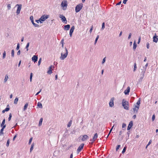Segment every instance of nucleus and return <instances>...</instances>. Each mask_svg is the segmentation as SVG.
Segmentation results:
<instances>
[{
  "mask_svg": "<svg viewBox=\"0 0 158 158\" xmlns=\"http://www.w3.org/2000/svg\"><path fill=\"white\" fill-rule=\"evenodd\" d=\"M105 23H103L102 24V27L101 28L102 30H103L105 28Z\"/></svg>",
  "mask_w": 158,
  "mask_h": 158,
  "instance_id": "obj_35",
  "label": "nucleus"
},
{
  "mask_svg": "<svg viewBox=\"0 0 158 158\" xmlns=\"http://www.w3.org/2000/svg\"><path fill=\"white\" fill-rule=\"evenodd\" d=\"M64 49H65L64 52H62L61 53V56L60 57V59L61 60H64L67 57L68 55V52L67 48L66 47H65Z\"/></svg>",
  "mask_w": 158,
  "mask_h": 158,
  "instance_id": "obj_1",
  "label": "nucleus"
},
{
  "mask_svg": "<svg viewBox=\"0 0 158 158\" xmlns=\"http://www.w3.org/2000/svg\"><path fill=\"white\" fill-rule=\"evenodd\" d=\"M6 53L5 51H4L3 53V56H2L3 59H4L6 57Z\"/></svg>",
  "mask_w": 158,
  "mask_h": 158,
  "instance_id": "obj_33",
  "label": "nucleus"
},
{
  "mask_svg": "<svg viewBox=\"0 0 158 158\" xmlns=\"http://www.w3.org/2000/svg\"><path fill=\"white\" fill-rule=\"evenodd\" d=\"M6 127V125H4L3 126L2 128L1 129L0 131V135L2 136V135H3L4 133L3 132V130Z\"/></svg>",
  "mask_w": 158,
  "mask_h": 158,
  "instance_id": "obj_17",
  "label": "nucleus"
},
{
  "mask_svg": "<svg viewBox=\"0 0 158 158\" xmlns=\"http://www.w3.org/2000/svg\"><path fill=\"white\" fill-rule=\"evenodd\" d=\"M35 22L37 23H39V22H40L41 23H42V22L41 21L40 19L39 20H35Z\"/></svg>",
  "mask_w": 158,
  "mask_h": 158,
  "instance_id": "obj_44",
  "label": "nucleus"
},
{
  "mask_svg": "<svg viewBox=\"0 0 158 158\" xmlns=\"http://www.w3.org/2000/svg\"><path fill=\"white\" fill-rule=\"evenodd\" d=\"M67 2L66 0L63 1L61 4V6L63 10H65L67 7Z\"/></svg>",
  "mask_w": 158,
  "mask_h": 158,
  "instance_id": "obj_3",
  "label": "nucleus"
},
{
  "mask_svg": "<svg viewBox=\"0 0 158 158\" xmlns=\"http://www.w3.org/2000/svg\"><path fill=\"white\" fill-rule=\"evenodd\" d=\"M43 118H41L40 120V121H39V126H40L41 125H42V121H43Z\"/></svg>",
  "mask_w": 158,
  "mask_h": 158,
  "instance_id": "obj_26",
  "label": "nucleus"
},
{
  "mask_svg": "<svg viewBox=\"0 0 158 158\" xmlns=\"http://www.w3.org/2000/svg\"><path fill=\"white\" fill-rule=\"evenodd\" d=\"M49 15H43L41 17L40 19V20L41 21H45L48 18H49Z\"/></svg>",
  "mask_w": 158,
  "mask_h": 158,
  "instance_id": "obj_5",
  "label": "nucleus"
},
{
  "mask_svg": "<svg viewBox=\"0 0 158 158\" xmlns=\"http://www.w3.org/2000/svg\"><path fill=\"white\" fill-rule=\"evenodd\" d=\"M89 138V137L87 135H84L82 136V137L81 139V140L82 141H85L86 140Z\"/></svg>",
  "mask_w": 158,
  "mask_h": 158,
  "instance_id": "obj_14",
  "label": "nucleus"
},
{
  "mask_svg": "<svg viewBox=\"0 0 158 158\" xmlns=\"http://www.w3.org/2000/svg\"><path fill=\"white\" fill-rule=\"evenodd\" d=\"M153 41L155 43H157L158 40V38H157V36L156 35V34H155V35L153 37Z\"/></svg>",
  "mask_w": 158,
  "mask_h": 158,
  "instance_id": "obj_19",
  "label": "nucleus"
},
{
  "mask_svg": "<svg viewBox=\"0 0 158 158\" xmlns=\"http://www.w3.org/2000/svg\"><path fill=\"white\" fill-rule=\"evenodd\" d=\"M75 29V27L74 26L72 27L69 31V35L70 37H72V34Z\"/></svg>",
  "mask_w": 158,
  "mask_h": 158,
  "instance_id": "obj_13",
  "label": "nucleus"
},
{
  "mask_svg": "<svg viewBox=\"0 0 158 158\" xmlns=\"http://www.w3.org/2000/svg\"><path fill=\"white\" fill-rule=\"evenodd\" d=\"M83 7V4L81 3L77 5L75 7V11L76 12H79L82 9Z\"/></svg>",
  "mask_w": 158,
  "mask_h": 158,
  "instance_id": "obj_4",
  "label": "nucleus"
},
{
  "mask_svg": "<svg viewBox=\"0 0 158 158\" xmlns=\"http://www.w3.org/2000/svg\"><path fill=\"white\" fill-rule=\"evenodd\" d=\"M148 63H147L145 65V66L142 67H143L144 68H145L146 69H146L147 67H148Z\"/></svg>",
  "mask_w": 158,
  "mask_h": 158,
  "instance_id": "obj_53",
  "label": "nucleus"
},
{
  "mask_svg": "<svg viewBox=\"0 0 158 158\" xmlns=\"http://www.w3.org/2000/svg\"><path fill=\"white\" fill-rule=\"evenodd\" d=\"M41 58H40L39 59V61H38V65H39L40 64L41 62Z\"/></svg>",
  "mask_w": 158,
  "mask_h": 158,
  "instance_id": "obj_47",
  "label": "nucleus"
},
{
  "mask_svg": "<svg viewBox=\"0 0 158 158\" xmlns=\"http://www.w3.org/2000/svg\"><path fill=\"white\" fill-rule=\"evenodd\" d=\"M72 121L71 120H70V121L69 122V123L68 125V127H69L71 126V125L72 124Z\"/></svg>",
  "mask_w": 158,
  "mask_h": 158,
  "instance_id": "obj_38",
  "label": "nucleus"
},
{
  "mask_svg": "<svg viewBox=\"0 0 158 158\" xmlns=\"http://www.w3.org/2000/svg\"><path fill=\"white\" fill-rule=\"evenodd\" d=\"M7 7L8 10L10 9L11 8V6L10 4H8L7 6Z\"/></svg>",
  "mask_w": 158,
  "mask_h": 158,
  "instance_id": "obj_48",
  "label": "nucleus"
},
{
  "mask_svg": "<svg viewBox=\"0 0 158 158\" xmlns=\"http://www.w3.org/2000/svg\"><path fill=\"white\" fill-rule=\"evenodd\" d=\"M11 56L13 57L14 56V49H13L11 51Z\"/></svg>",
  "mask_w": 158,
  "mask_h": 158,
  "instance_id": "obj_39",
  "label": "nucleus"
},
{
  "mask_svg": "<svg viewBox=\"0 0 158 158\" xmlns=\"http://www.w3.org/2000/svg\"><path fill=\"white\" fill-rule=\"evenodd\" d=\"M47 73L48 74H51L52 73V70L49 69V70L47 72Z\"/></svg>",
  "mask_w": 158,
  "mask_h": 158,
  "instance_id": "obj_42",
  "label": "nucleus"
},
{
  "mask_svg": "<svg viewBox=\"0 0 158 158\" xmlns=\"http://www.w3.org/2000/svg\"><path fill=\"white\" fill-rule=\"evenodd\" d=\"M9 143H10L9 140L8 139L7 141L6 144V145L7 147H8L9 146Z\"/></svg>",
  "mask_w": 158,
  "mask_h": 158,
  "instance_id": "obj_45",
  "label": "nucleus"
},
{
  "mask_svg": "<svg viewBox=\"0 0 158 158\" xmlns=\"http://www.w3.org/2000/svg\"><path fill=\"white\" fill-rule=\"evenodd\" d=\"M147 48L148 49L149 48V44L148 42L147 43Z\"/></svg>",
  "mask_w": 158,
  "mask_h": 158,
  "instance_id": "obj_56",
  "label": "nucleus"
},
{
  "mask_svg": "<svg viewBox=\"0 0 158 158\" xmlns=\"http://www.w3.org/2000/svg\"><path fill=\"white\" fill-rule=\"evenodd\" d=\"M126 148H127V147H125L124 148H123V151H122V154H123V153L125 152V151H126Z\"/></svg>",
  "mask_w": 158,
  "mask_h": 158,
  "instance_id": "obj_36",
  "label": "nucleus"
},
{
  "mask_svg": "<svg viewBox=\"0 0 158 158\" xmlns=\"http://www.w3.org/2000/svg\"><path fill=\"white\" fill-rule=\"evenodd\" d=\"M18 98H16L14 100V103L15 104H17V102H18Z\"/></svg>",
  "mask_w": 158,
  "mask_h": 158,
  "instance_id": "obj_32",
  "label": "nucleus"
},
{
  "mask_svg": "<svg viewBox=\"0 0 158 158\" xmlns=\"http://www.w3.org/2000/svg\"><path fill=\"white\" fill-rule=\"evenodd\" d=\"M99 38V36L98 35L97 37H96V39L95 40V42H94V44H96V43H97V40H98V39Z\"/></svg>",
  "mask_w": 158,
  "mask_h": 158,
  "instance_id": "obj_34",
  "label": "nucleus"
},
{
  "mask_svg": "<svg viewBox=\"0 0 158 158\" xmlns=\"http://www.w3.org/2000/svg\"><path fill=\"white\" fill-rule=\"evenodd\" d=\"M32 73H30V82H31V81H32Z\"/></svg>",
  "mask_w": 158,
  "mask_h": 158,
  "instance_id": "obj_40",
  "label": "nucleus"
},
{
  "mask_svg": "<svg viewBox=\"0 0 158 158\" xmlns=\"http://www.w3.org/2000/svg\"><path fill=\"white\" fill-rule=\"evenodd\" d=\"M120 146H121L120 145H117V146L116 147V150L117 151L119 149V148H120Z\"/></svg>",
  "mask_w": 158,
  "mask_h": 158,
  "instance_id": "obj_51",
  "label": "nucleus"
},
{
  "mask_svg": "<svg viewBox=\"0 0 158 158\" xmlns=\"http://www.w3.org/2000/svg\"><path fill=\"white\" fill-rule=\"evenodd\" d=\"M137 44L135 43V41L133 43V49L134 50H135L136 47H137Z\"/></svg>",
  "mask_w": 158,
  "mask_h": 158,
  "instance_id": "obj_24",
  "label": "nucleus"
},
{
  "mask_svg": "<svg viewBox=\"0 0 158 158\" xmlns=\"http://www.w3.org/2000/svg\"><path fill=\"white\" fill-rule=\"evenodd\" d=\"M144 76V75L140 74V78L138 80L139 82H141L142 81V80Z\"/></svg>",
  "mask_w": 158,
  "mask_h": 158,
  "instance_id": "obj_20",
  "label": "nucleus"
},
{
  "mask_svg": "<svg viewBox=\"0 0 158 158\" xmlns=\"http://www.w3.org/2000/svg\"><path fill=\"white\" fill-rule=\"evenodd\" d=\"M106 57L103 58V59L102 60V63L103 64L104 63L105 61H106V59H105Z\"/></svg>",
  "mask_w": 158,
  "mask_h": 158,
  "instance_id": "obj_59",
  "label": "nucleus"
},
{
  "mask_svg": "<svg viewBox=\"0 0 158 158\" xmlns=\"http://www.w3.org/2000/svg\"><path fill=\"white\" fill-rule=\"evenodd\" d=\"M38 57L36 55H34L32 58V61H34L35 62H36L37 61Z\"/></svg>",
  "mask_w": 158,
  "mask_h": 158,
  "instance_id": "obj_18",
  "label": "nucleus"
},
{
  "mask_svg": "<svg viewBox=\"0 0 158 158\" xmlns=\"http://www.w3.org/2000/svg\"><path fill=\"white\" fill-rule=\"evenodd\" d=\"M93 138H92V139H91L90 140V141L91 142V144H92L93 143L95 140H93Z\"/></svg>",
  "mask_w": 158,
  "mask_h": 158,
  "instance_id": "obj_55",
  "label": "nucleus"
},
{
  "mask_svg": "<svg viewBox=\"0 0 158 158\" xmlns=\"http://www.w3.org/2000/svg\"><path fill=\"white\" fill-rule=\"evenodd\" d=\"M146 71V69L143 67H140V69L139 70V72L140 73V74L144 75Z\"/></svg>",
  "mask_w": 158,
  "mask_h": 158,
  "instance_id": "obj_10",
  "label": "nucleus"
},
{
  "mask_svg": "<svg viewBox=\"0 0 158 158\" xmlns=\"http://www.w3.org/2000/svg\"><path fill=\"white\" fill-rule=\"evenodd\" d=\"M37 106L39 107V108H43V106L42 104L40 102H38L37 103Z\"/></svg>",
  "mask_w": 158,
  "mask_h": 158,
  "instance_id": "obj_23",
  "label": "nucleus"
},
{
  "mask_svg": "<svg viewBox=\"0 0 158 158\" xmlns=\"http://www.w3.org/2000/svg\"><path fill=\"white\" fill-rule=\"evenodd\" d=\"M54 67L53 65H51V66L49 67V69L52 70V68H53Z\"/></svg>",
  "mask_w": 158,
  "mask_h": 158,
  "instance_id": "obj_62",
  "label": "nucleus"
},
{
  "mask_svg": "<svg viewBox=\"0 0 158 158\" xmlns=\"http://www.w3.org/2000/svg\"><path fill=\"white\" fill-rule=\"evenodd\" d=\"M70 27V26L68 24L67 25H66L64 26V29L66 30H68L69 29Z\"/></svg>",
  "mask_w": 158,
  "mask_h": 158,
  "instance_id": "obj_21",
  "label": "nucleus"
},
{
  "mask_svg": "<svg viewBox=\"0 0 158 158\" xmlns=\"http://www.w3.org/2000/svg\"><path fill=\"white\" fill-rule=\"evenodd\" d=\"M5 119H4L3 120L2 123H1V127H2L3 126L5 125L4 124H5Z\"/></svg>",
  "mask_w": 158,
  "mask_h": 158,
  "instance_id": "obj_31",
  "label": "nucleus"
},
{
  "mask_svg": "<svg viewBox=\"0 0 158 158\" xmlns=\"http://www.w3.org/2000/svg\"><path fill=\"white\" fill-rule=\"evenodd\" d=\"M59 17L60 18H61L63 22L64 23L66 21L65 23H66L67 20L64 16L63 15L60 14L59 15Z\"/></svg>",
  "mask_w": 158,
  "mask_h": 158,
  "instance_id": "obj_11",
  "label": "nucleus"
},
{
  "mask_svg": "<svg viewBox=\"0 0 158 158\" xmlns=\"http://www.w3.org/2000/svg\"><path fill=\"white\" fill-rule=\"evenodd\" d=\"M32 140V137L30 139L29 141V143H29V144H30L31 143Z\"/></svg>",
  "mask_w": 158,
  "mask_h": 158,
  "instance_id": "obj_49",
  "label": "nucleus"
},
{
  "mask_svg": "<svg viewBox=\"0 0 158 158\" xmlns=\"http://www.w3.org/2000/svg\"><path fill=\"white\" fill-rule=\"evenodd\" d=\"M137 69L136 64V63H135L134 64V71H135Z\"/></svg>",
  "mask_w": 158,
  "mask_h": 158,
  "instance_id": "obj_37",
  "label": "nucleus"
},
{
  "mask_svg": "<svg viewBox=\"0 0 158 158\" xmlns=\"http://www.w3.org/2000/svg\"><path fill=\"white\" fill-rule=\"evenodd\" d=\"M127 0H123V3L124 4H125L126 3V2H127Z\"/></svg>",
  "mask_w": 158,
  "mask_h": 158,
  "instance_id": "obj_64",
  "label": "nucleus"
},
{
  "mask_svg": "<svg viewBox=\"0 0 158 158\" xmlns=\"http://www.w3.org/2000/svg\"><path fill=\"white\" fill-rule=\"evenodd\" d=\"M10 110V108L9 107H6L4 110L6 111H7Z\"/></svg>",
  "mask_w": 158,
  "mask_h": 158,
  "instance_id": "obj_58",
  "label": "nucleus"
},
{
  "mask_svg": "<svg viewBox=\"0 0 158 158\" xmlns=\"http://www.w3.org/2000/svg\"><path fill=\"white\" fill-rule=\"evenodd\" d=\"M131 33H130L129 34V36H128V39H130L131 38Z\"/></svg>",
  "mask_w": 158,
  "mask_h": 158,
  "instance_id": "obj_54",
  "label": "nucleus"
},
{
  "mask_svg": "<svg viewBox=\"0 0 158 158\" xmlns=\"http://www.w3.org/2000/svg\"><path fill=\"white\" fill-rule=\"evenodd\" d=\"M130 91V88L129 86L127 87L126 89L124 91V93L126 95H128Z\"/></svg>",
  "mask_w": 158,
  "mask_h": 158,
  "instance_id": "obj_15",
  "label": "nucleus"
},
{
  "mask_svg": "<svg viewBox=\"0 0 158 158\" xmlns=\"http://www.w3.org/2000/svg\"><path fill=\"white\" fill-rule=\"evenodd\" d=\"M93 26L92 25L91 26V28L90 29V30H89V32L90 33H91V32H92L93 29Z\"/></svg>",
  "mask_w": 158,
  "mask_h": 158,
  "instance_id": "obj_50",
  "label": "nucleus"
},
{
  "mask_svg": "<svg viewBox=\"0 0 158 158\" xmlns=\"http://www.w3.org/2000/svg\"><path fill=\"white\" fill-rule=\"evenodd\" d=\"M114 98H111L110 102H109V106L110 107H112L114 106Z\"/></svg>",
  "mask_w": 158,
  "mask_h": 158,
  "instance_id": "obj_12",
  "label": "nucleus"
},
{
  "mask_svg": "<svg viewBox=\"0 0 158 158\" xmlns=\"http://www.w3.org/2000/svg\"><path fill=\"white\" fill-rule=\"evenodd\" d=\"M152 141L151 140H150L149 141L148 144H147V146L146 147V148H147V147L151 143H152Z\"/></svg>",
  "mask_w": 158,
  "mask_h": 158,
  "instance_id": "obj_57",
  "label": "nucleus"
},
{
  "mask_svg": "<svg viewBox=\"0 0 158 158\" xmlns=\"http://www.w3.org/2000/svg\"><path fill=\"white\" fill-rule=\"evenodd\" d=\"M98 134L97 133H95L94 137H93V139H94V140H96L97 138H98Z\"/></svg>",
  "mask_w": 158,
  "mask_h": 158,
  "instance_id": "obj_22",
  "label": "nucleus"
},
{
  "mask_svg": "<svg viewBox=\"0 0 158 158\" xmlns=\"http://www.w3.org/2000/svg\"><path fill=\"white\" fill-rule=\"evenodd\" d=\"M133 125V123L132 121H131L129 123L128 125V126L127 128V130H129L132 127Z\"/></svg>",
  "mask_w": 158,
  "mask_h": 158,
  "instance_id": "obj_16",
  "label": "nucleus"
},
{
  "mask_svg": "<svg viewBox=\"0 0 158 158\" xmlns=\"http://www.w3.org/2000/svg\"><path fill=\"white\" fill-rule=\"evenodd\" d=\"M122 106L126 110L129 109V103L128 102L126 101L124 99L122 100Z\"/></svg>",
  "mask_w": 158,
  "mask_h": 158,
  "instance_id": "obj_2",
  "label": "nucleus"
},
{
  "mask_svg": "<svg viewBox=\"0 0 158 158\" xmlns=\"http://www.w3.org/2000/svg\"><path fill=\"white\" fill-rule=\"evenodd\" d=\"M134 106V107L133 108L134 112L135 114H137L139 109V106L136 105H135Z\"/></svg>",
  "mask_w": 158,
  "mask_h": 158,
  "instance_id": "obj_8",
  "label": "nucleus"
},
{
  "mask_svg": "<svg viewBox=\"0 0 158 158\" xmlns=\"http://www.w3.org/2000/svg\"><path fill=\"white\" fill-rule=\"evenodd\" d=\"M126 124L124 123H123L122 124V128H123L125 127H126Z\"/></svg>",
  "mask_w": 158,
  "mask_h": 158,
  "instance_id": "obj_61",
  "label": "nucleus"
},
{
  "mask_svg": "<svg viewBox=\"0 0 158 158\" xmlns=\"http://www.w3.org/2000/svg\"><path fill=\"white\" fill-rule=\"evenodd\" d=\"M20 54V50H19L17 53V55H19Z\"/></svg>",
  "mask_w": 158,
  "mask_h": 158,
  "instance_id": "obj_63",
  "label": "nucleus"
},
{
  "mask_svg": "<svg viewBox=\"0 0 158 158\" xmlns=\"http://www.w3.org/2000/svg\"><path fill=\"white\" fill-rule=\"evenodd\" d=\"M8 78V76L7 75H6L5 76V78L4 79V82H6L7 81Z\"/></svg>",
  "mask_w": 158,
  "mask_h": 158,
  "instance_id": "obj_30",
  "label": "nucleus"
},
{
  "mask_svg": "<svg viewBox=\"0 0 158 158\" xmlns=\"http://www.w3.org/2000/svg\"><path fill=\"white\" fill-rule=\"evenodd\" d=\"M140 103V98H139V100L136 103V105H138L139 106V105Z\"/></svg>",
  "mask_w": 158,
  "mask_h": 158,
  "instance_id": "obj_29",
  "label": "nucleus"
},
{
  "mask_svg": "<svg viewBox=\"0 0 158 158\" xmlns=\"http://www.w3.org/2000/svg\"><path fill=\"white\" fill-rule=\"evenodd\" d=\"M155 118V115L154 114L152 115V121H153L154 120Z\"/></svg>",
  "mask_w": 158,
  "mask_h": 158,
  "instance_id": "obj_52",
  "label": "nucleus"
},
{
  "mask_svg": "<svg viewBox=\"0 0 158 158\" xmlns=\"http://www.w3.org/2000/svg\"><path fill=\"white\" fill-rule=\"evenodd\" d=\"M84 145V143H81L78 147L77 150V152L78 153H79L81 151V150L83 148Z\"/></svg>",
  "mask_w": 158,
  "mask_h": 158,
  "instance_id": "obj_7",
  "label": "nucleus"
},
{
  "mask_svg": "<svg viewBox=\"0 0 158 158\" xmlns=\"http://www.w3.org/2000/svg\"><path fill=\"white\" fill-rule=\"evenodd\" d=\"M11 117H12V114H11V113H10L9 114V117L8 118V120L9 121L10 120Z\"/></svg>",
  "mask_w": 158,
  "mask_h": 158,
  "instance_id": "obj_46",
  "label": "nucleus"
},
{
  "mask_svg": "<svg viewBox=\"0 0 158 158\" xmlns=\"http://www.w3.org/2000/svg\"><path fill=\"white\" fill-rule=\"evenodd\" d=\"M18 6V7L17 8V9L16 11V13L17 15L19 14L21 10L22 7V5L21 4H17L16 5V6Z\"/></svg>",
  "mask_w": 158,
  "mask_h": 158,
  "instance_id": "obj_6",
  "label": "nucleus"
},
{
  "mask_svg": "<svg viewBox=\"0 0 158 158\" xmlns=\"http://www.w3.org/2000/svg\"><path fill=\"white\" fill-rule=\"evenodd\" d=\"M60 43L62 44V47L63 48V47H64V39H62L61 40Z\"/></svg>",
  "mask_w": 158,
  "mask_h": 158,
  "instance_id": "obj_41",
  "label": "nucleus"
},
{
  "mask_svg": "<svg viewBox=\"0 0 158 158\" xmlns=\"http://www.w3.org/2000/svg\"><path fill=\"white\" fill-rule=\"evenodd\" d=\"M30 43L29 42L27 43L26 47H25V48L27 49V51H28V47L29 46Z\"/></svg>",
  "mask_w": 158,
  "mask_h": 158,
  "instance_id": "obj_28",
  "label": "nucleus"
},
{
  "mask_svg": "<svg viewBox=\"0 0 158 158\" xmlns=\"http://www.w3.org/2000/svg\"><path fill=\"white\" fill-rule=\"evenodd\" d=\"M28 106V104L27 103H26L24 107V108H23L24 111H25L26 110V109Z\"/></svg>",
  "mask_w": 158,
  "mask_h": 158,
  "instance_id": "obj_27",
  "label": "nucleus"
},
{
  "mask_svg": "<svg viewBox=\"0 0 158 158\" xmlns=\"http://www.w3.org/2000/svg\"><path fill=\"white\" fill-rule=\"evenodd\" d=\"M34 146V143H32V144L31 145V147L30 149V152H31V151L33 150Z\"/></svg>",
  "mask_w": 158,
  "mask_h": 158,
  "instance_id": "obj_25",
  "label": "nucleus"
},
{
  "mask_svg": "<svg viewBox=\"0 0 158 158\" xmlns=\"http://www.w3.org/2000/svg\"><path fill=\"white\" fill-rule=\"evenodd\" d=\"M19 43H18L17 44V47L16 48V50H18L19 48Z\"/></svg>",
  "mask_w": 158,
  "mask_h": 158,
  "instance_id": "obj_43",
  "label": "nucleus"
},
{
  "mask_svg": "<svg viewBox=\"0 0 158 158\" xmlns=\"http://www.w3.org/2000/svg\"><path fill=\"white\" fill-rule=\"evenodd\" d=\"M141 37H139V40H138V43H137L138 44H139V43L140 42V40H141Z\"/></svg>",
  "mask_w": 158,
  "mask_h": 158,
  "instance_id": "obj_60",
  "label": "nucleus"
},
{
  "mask_svg": "<svg viewBox=\"0 0 158 158\" xmlns=\"http://www.w3.org/2000/svg\"><path fill=\"white\" fill-rule=\"evenodd\" d=\"M30 19L31 21V23H32L33 25L34 26V27H39V25L38 24H35L34 23L33 17V16H30Z\"/></svg>",
  "mask_w": 158,
  "mask_h": 158,
  "instance_id": "obj_9",
  "label": "nucleus"
}]
</instances>
